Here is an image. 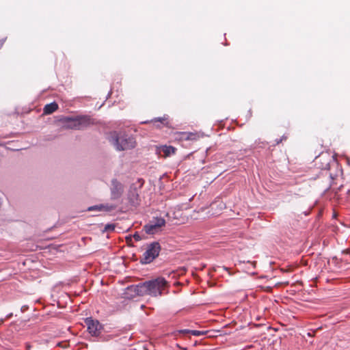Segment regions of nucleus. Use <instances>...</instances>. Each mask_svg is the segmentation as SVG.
Returning <instances> with one entry per match:
<instances>
[{
	"label": "nucleus",
	"mask_w": 350,
	"mask_h": 350,
	"mask_svg": "<svg viewBox=\"0 0 350 350\" xmlns=\"http://www.w3.org/2000/svg\"><path fill=\"white\" fill-rule=\"evenodd\" d=\"M167 283L165 278L159 277L154 280L139 283L136 288L141 295L157 297L163 294V291L167 286Z\"/></svg>",
	"instance_id": "obj_1"
},
{
	"label": "nucleus",
	"mask_w": 350,
	"mask_h": 350,
	"mask_svg": "<svg viewBox=\"0 0 350 350\" xmlns=\"http://www.w3.org/2000/svg\"><path fill=\"white\" fill-rule=\"evenodd\" d=\"M59 122L64 129L72 130H82L94 124V120L88 115L63 116Z\"/></svg>",
	"instance_id": "obj_2"
},
{
	"label": "nucleus",
	"mask_w": 350,
	"mask_h": 350,
	"mask_svg": "<svg viewBox=\"0 0 350 350\" xmlns=\"http://www.w3.org/2000/svg\"><path fill=\"white\" fill-rule=\"evenodd\" d=\"M109 141L118 151L132 149L135 148L136 144L135 140L133 137L117 132L110 133Z\"/></svg>",
	"instance_id": "obj_3"
},
{
	"label": "nucleus",
	"mask_w": 350,
	"mask_h": 350,
	"mask_svg": "<svg viewBox=\"0 0 350 350\" xmlns=\"http://www.w3.org/2000/svg\"><path fill=\"white\" fill-rule=\"evenodd\" d=\"M160 250L161 246L158 242H152L148 245L146 250L140 259V262L142 264L150 263L159 256Z\"/></svg>",
	"instance_id": "obj_4"
},
{
	"label": "nucleus",
	"mask_w": 350,
	"mask_h": 350,
	"mask_svg": "<svg viewBox=\"0 0 350 350\" xmlns=\"http://www.w3.org/2000/svg\"><path fill=\"white\" fill-rule=\"evenodd\" d=\"M144 185V180L139 178L136 183L130 186L128 193V200L132 206H137L139 204V197L138 189H141Z\"/></svg>",
	"instance_id": "obj_5"
},
{
	"label": "nucleus",
	"mask_w": 350,
	"mask_h": 350,
	"mask_svg": "<svg viewBox=\"0 0 350 350\" xmlns=\"http://www.w3.org/2000/svg\"><path fill=\"white\" fill-rule=\"evenodd\" d=\"M165 225V220L163 217H153L148 224L144 226V229L147 234H153L157 232L160 228Z\"/></svg>",
	"instance_id": "obj_6"
},
{
	"label": "nucleus",
	"mask_w": 350,
	"mask_h": 350,
	"mask_svg": "<svg viewBox=\"0 0 350 350\" xmlns=\"http://www.w3.org/2000/svg\"><path fill=\"white\" fill-rule=\"evenodd\" d=\"M110 198L112 200L120 199L124 191V185L116 178L111 180Z\"/></svg>",
	"instance_id": "obj_7"
},
{
	"label": "nucleus",
	"mask_w": 350,
	"mask_h": 350,
	"mask_svg": "<svg viewBox=\"0 0 350 350\" xmlns=\"http://www.w3.org/2000/svg\"><path fill=\"white\" fill-rule=\"evenodd\" d=\"M85 322L86 323L88 332L92 336H97L100 334L102 326L98 321L94 320L92 318H87Z\"/></svg>",
	"instance_id": "obj_8"
},
{
	"label": "nucleus",
	"mask_w": 350,
	"mask_h": 350,
	"mask_svg": "<svg viewBox=\"0 0 350 350\" xmlns=\"http://www.w3.org/2000/svg\"><path fill=\"white\" fill-rule=\"evenodd\" d=\"M334 161L332 159L331 157L325 153L319 155L316 158V165H319V167L321 170H327L330 166V162Z\"/></svg>",
	"instance_id": "obj_9"
},
{
	"label": "nucleus",
	"mask_w": 350,
	"mask_h": 350,
	"mask_svg": "<svg viewBox=\"0 0 350 350\" xmlns=\"http://www.w3.org/2000/svg\"><path fill=\"white\" fill-rule=\"evenodd\" d=\"M116 206L112 204H100L98 205L92 206L88 208L87 211H105V212H111L114 211L116 208Z\"/></svg>",
	"instance_id": "obj_10"
},
{
	"label": "nucleus",
	"mask_w": 350,
	"mask_h": 350,
	"mask_svg": "<svg viewBox=\"0 0 350 350\" xmlns=\"http://www.w3.org/2000/svg\"><path fill=\"white\" fill-rule=\"evenodd\" d=\"M58 109V105L55 103L47 104L44 107V113L45 114H51Z\"/></svg>",
	"instance_id": "obj_11"
},
{
	"label": "nucleus",
	"mask_w": 350,
	"mask_h": 350,
	"mask_svg": "<svg viewBox=\"0 0 350 350\" xmlns=\"http://www.w3.org/2000/svg\"><path fill=\"white\" fill-rule=\"evenodd\" d=\"M139 286V284L137 285H131L127 288V291L131 293V296L135 297V296H144V295H141L139 293H138V291H137V286Z\"/></svg>",
	"instance_id": "obj_12"
},
{
	"label": "nucleus",
	"mask_w": 350,
	"mask_h": 350,
	"mask_svg": "<svg viewBox=\"0 0 350 350\" xmlns=\"http://www.w3.org/2000/svg\"><path fill=\"white\" fill-rule=\"evenodd\" d=\"M167 119H168L167 116H164L163 117L156 118L152 120L151 122H154V124L159 122L161 124L167 125V124H168Z\"/></svg>",
	"instance_id": "obj_13"
},
{
	"label": "nucleus",
	"mask_w": 350,
	"mask_h": 350,
	"mask_svg": "<svg viewBox=\"0 0 350 350\" xmlns=\"http://www.w3.org/2000/svg\"><path fill=\"white\" fill-rule=\"evenodd\" d=\"M162 150L166 156H169L171 154L174 153L175 148L172 146H165L163 147Z\"/></svg>",
	"instance_id": "obj_14"
},
{
	"label": "nucleus",
	"mask_w": 350,
	"mask_h": 350,
	"mask_svg": "<svg viewBox=\"0 0 350 350\" xmlns=\"http://www.w3.org/2000/svg\"><path fill=\"white\" fill-rule=\"evenodd\" d=\"M191 329H187L176 330L172 333V335L174 336H178L180 334H191Z\"/></svg>",
	"instance_id": "obj_15"
},
{
	"label": "nucleus",
	"mask_w": 350,
	"mask_h": 350,
	"mask_svg": "<svg viewBox=\"0 0 350 350\" xmlns=\"http://www.w3.org/2000/svg\"><path fill=\"white\" fill-rule=\"evenodd\" d=\"M206 332V331L191 330V334L196 336H200L205 335Z\"/></svg>",
	"instance_id": "obj_16"
},
{
	"label": "nucleus",
	"mask_w": 350,
	"mask_h": 350,
	"mask_svg": "<svg viewBox=\"0 0 350 350\" xmlns=\"http://www.w3.org/2000/svg\"><path fill=\"white\" fill-rule=\"evenodd\" d=\"M287 139V136H286L285 135H284L280 139H275V143L276 144H279L280 143H281L282 141L284 140H286Z\"/></svg>",
	"instance_id": "obj_17"
},
{
	"label": "nucleus",
	"mask_w": 350,
	"mask_h": 350,
	"mask_svg": "<svg viewBox=\"0 0 350 350\" xmlns=\"http://www.w3.org/2000/svg\"><path fill=\"white\" fill-rule=\"evenodd\" d=\"M105 229L106 230H114V226L112 224H107L105 227Z\"/></svg>",
	"instance_id": "obj_18"
},
{
	"label": "nucleus",
	"mask_w": 350,
	"mask_h": 350,
	"mask_svg": "<svg viewBox=\"0 0 350 350\" xmlns=\"http://www.w3.org/2000/svg\"><path fill=\"white\" fill-rule=\"evenodd\" d=\"M133 238L136 241H139L142 239V237L141 236L137 233V232H135L134 234H133Z\"/></svg>",
	"instance_id": "obj_19"
},
{
	"label": "nucleus",
	"mask_w": 350,
	"mask_h": 350,
	"mask_svg": "<svg viewBox=\"0 0 350 350\" xmlns=\"http://www.w3.org/2000/svg\"><path fill=\"white\" fill-rule=\"evenodd\" d=\"M27 307L26 306H22V308H21V310H22L23 312H24V311H25V310H27Z\"/></svg>",
	"instance_id": "obj_20"
},
{
	"label": "nucleus",
	"mask_w": 350,
	"mask_h": 350,
	"mask_svg": "<svg viewBox=\"0 0 350 350\" xmlns=\"http://www.w3.org/2000/svg\"><path fill=\"white\" fill-rule=\"evenodd\" d=\"M194 135H195L194 134L191 133V134L189 135V137L188 138H189V139H193V137H193V136H194Z\"/></svg>",
	"instance_id": "obj_21"
},
{
	"label": "nucleus",
	"mask_w": 350,
	"mask_h": 350,
	"mask_svg": "<svg viewBox=\"0 0 350 350\" xmlns=\"http://www.w3.org/2000/svg\"><path fill=\"white\" fill-rule=\"evenodd\" d=\"M3 44V40H1L0 41V48L2 46Z\"/></svg>",
	"instance_id": "obj_22"
},
{
	"label": "nucleus",
	"mask_w": 350,
	"mask_h": 350,
	"mask_svg": "<svg viewBox=\"0 0 350 350\" xmlns=\"http://www.w3.org/2000/svg\"><path fill=\"white\" fill-rule=\"evenodd\" d=\"M329 176H330V178H331L332 179L333 178V177H332V174H329Z\"/></svg>",
	"instance_id": "obj_23"
},
{
	"label": "nucleus",
	"mask_w": 350,
	"mask_h": 350,
	"mask_svg": "<svg viewBox=\"0 0 350 350\" xmlns=\"http://www.w3.org/2000/svg\"><path fill=\"white\" fill-rule=\"evenodd\" d=\"M12 316V314H10L8 317H10Z\"/></svg>",
	"instance_id": "obj_24"
},
{
	"label": "nucleus",
	"mask_w": 350,
	"mask_h": 350,
	"mask_svg": "<svg viewBox=\"0 0 350 350\" xmlns=\"http://www.w3.org/2000/svg\"><path fill=\"white\" fill-rule=\"evenodd\" d=\"M27 349L29 350V345H27Z\"/></svg>",
	"instance_id": "obj_25"
}]
</instances>
